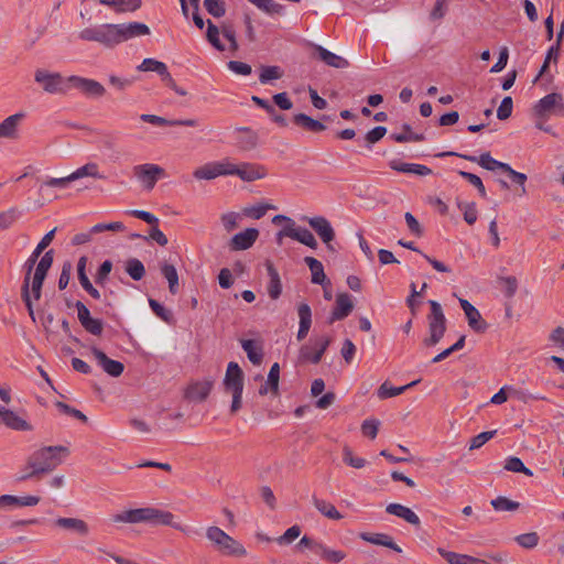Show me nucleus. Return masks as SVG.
<instances>
[{"label":"nucleus","instance_id":"1","mask_svg":"<svg viewBox=\"0 0 564 564\" xmlns=\"http://www.w3.org/2000/svg\"><path fill=\"white\" fill-rule=\"evenodd\" d=\"M68 455L69 449L66 446H42L26 457L17 479L19 481L40 479L43 475L55 470L62 464L63 457Z\"/></svg>","mask_w":564,"mask_h":564},{"label":"nucleus","instance_id":"2","mask_svg":"<svg viewBox=\"0 0 564 564\" xmlns=\"http://www.w3.org/2000/svg\"><path fill=\"white\" fill-rule=\"evenodd\" d=\"M206 538L221 555L236 557L247 555V551L240 542L216 525L206 529Z\"/></svg>","mask_w":564,"mask_h":564},{"label":"nucleus","instance_id":"3","mask_svg":"<svg viewBox=\"0 0 564 564\" xmlns=\"http://www.w3.org/2000/svg\"><path fill=\"white\" fill-rule=\"evenodd\" d=\"M223 384L225 391L232 395L230 413L236 414L241 409L243 392V371L237 362L228 364Z\"/></svg>","mask_w":564,"mask_h":564},{"label":"nucleus","instance_id":"4","mask_svg":"<svg viewBox=\"0 0 564 564\" xmlns=\"http://www.w3.org/2000/svg\"><path fill=\"white\" fill-rule=\"evenodd\" d=\"M79 39L87 42H96L106 48L119 45L117 24L105 23L82 30Z\"/></svg>","mask_w":564,"mask_h":564},{"label":"nucleus","instance_id":"5","mask_svg":"<svg viewBox=\"0 0 564 564\" xmlns=\"http://www.w3.org/2000/svg\"><path fill=\"white\" fill-rule=\"evenodd\" d=\"M431 313L427 315L430 336L425 337L422 344L425 347L437 345L446 332V317L441 304L434 300L429 301Z\"/></svg>","mask_w":564,"mask_h":564},{"label":"nucleus","instance_id":"6","mask_svg":"<svg viewBox=\"0 0 564 564\" xmlns=\"http://www.w3.org/2000/svg\"><path fill=\"white\" fill-rule=\"evenodd\" d=\"M132 172L145 191H152L158 181L166 176L165 170L153 163L135 165Z\"/></svg>","mask_w":564,"mask_h":564},{"label":"nucleus","instance_id":"7","mask_svg":"<svg viewBox=\"0 0 564 564\" xmlns=\"http://www.w3.org/2000/svg\"><path fill=\"white\" fill-rule=\"evenodd\" d=\"M302 220L307 223L310 227L317 234L321 240L325 243L329 252H336L333 241L335 239V230L327 218L324 216H303Z\"/></svg>","mask_w":564,"mask_h":564},{"label":"nucleus","instance_id":"8","mask_svg":"<svg viewBox=\"0 0 564 564\" xmlns=\"http://www.w3.org/2000/svg\"><path fill=\"white\" fill-rule=\"evenodd\" d=\"M53 259L54 250L51 249L42 256L39 263L36 264L32 281H30L31 292L35 301L41 299L42 286L47 275V272L53 264Z\"/></svg>","mask_w":564,"mask_h":564},{"label":"nucleus","instance_id":"9","mask_svg":"<svg viewBox=\"0 0 564 564\" xmlns=\"http://www.w3.org/2000/svg\"><path fill=\"white\" fill-rule=\"evenodd\" d=\"M228 175H236L243 182H253L267 176V169L257 163L243 162L234 164L228 160Z\"/></svg>","mask_w":564,"mask_h":564},{"label":"nucleus","instance_id":"10","mask_svg":"<svg viewBox=\"0 0 564 564\" xmlns=\"http://www.w3.org/2000/svg\"><path fill=\"white\" fill-rule=\"evenodd\" d=\"M329 345L330 338L327 336L316 338L314 341V347L311 345H303L299 351L300 362H312L314 365L318 364Z\"/></svg>","mask_w":564,"mask_h":564},{"label":"nucleus","instance_id":"11","mask_svg":"<svg viewBox=\"0 0 564 564\" xmlns=\"http://www.w3.org/2000/svg\"><path fill=\"white\" fill-rule=\"evenodd\" d=\"M557 109H564L563 97L558 93H551L534 105L533 115L538 118H547Z\"/></svg>","mask_w":564,"mask_h":564},{"label":"nucleus","instance_id":"12","mask_svg":"<svg viewBox=\"0 0 564 564\" xmlns=\"http://www.w3.org/2000/svg\"><path fill=\"white\" fill-rule=\"evenodd\" d=\"M228 159L218 162L207 163L197 167L193 175L196 180L210 181L218 176H228Z\"/></svg>","mask_w":564,"mask_h":564},{"label":"nucleus","instance_id":"13","mask_svg":"<svg viewBox=\"0 0 564 564\" xmlns=\"http://www.w3.org/2000/svg\"><path fill=\"white\" fill-rule=\"evenodd\" d=\"M459 304L466 315L469 327L476 333H485L488 329L489 325L481 317L479 311L465 299H459Z\"/></svg>","mask_w":564,"mask_h":564},{"label":"nucleus","instance_id":"14","mask_svg":"<svg viewBox=\"0 0 564 564\" xmlns=\"http://www.w3.org/2000/svg\"><path fill=\"white\" fill-rule=\"evenodd\" d=\"M280 236H286L311 249H316L318 247V242L314 235L304 227H296L295 225L285 226L282 230H280Z\"/></svg>","mask_w":564,"mask_h":564},{"label":"nucleus","instance_id":"15","mask_svg":"<svg viewBox=\"0 0 564 564\" xmlns=\"http://www.w3.org/2000/svg\"><path fill=\"white\" fill-rule=\"evenodd\" d=\"M67 80L83 94L90 97H101L106 93L105 87L94 79L79 76H70Z\"/></svg>","mask_w":564,"mask_h":564},{"label":"nucleus","instance_id":"16","mask_svg":"<svg viewBox=\"0 0 564 564\" xmlns=\"http://www.w3.org/2000/svg\"><path fill=\"white\" fill-rule=\"evenodd\" d=\"M443 155H451V156L456 155V156H459V158L470 161V162H477L481 167H484L488 171H495V170L503 171L505 167L507 166V163L497 161L496 159H494L490 155L489 152L482 153L479 158L474 156V155L459 154L456 152H446V153L438 154V156H443Z\"/></svg>","mask_w":564,"mask_h":564},{"label":"nucleus","instance_id":"17","mask_svg":"<svg viewBox=\"0 0 564 564\" xmlns=\"http://www.w3.org/2000/svg\"><path fill=\"white\" fill-rule=\"evenodd\" d=\"M119 44L138 36L150 34V28L141 22L117 24Z\"/></svg>","mask_w":564,"mask_h":564},{"label":"nucleus","instance_id":"18","mask_svg":"<svg viewBox=\"0 0 564 564\" xmlns=\"http://www.w3.org/2000/svg\"><path fill=\"white\" fill-rule=\"evenodd\" d=\"M148 519H149V523L169 525V527H172L175 530H178L183 533H189V529L187 527H183L180 523H175L173 521L174 514L170 511L149 507V518Z\"/></svg>","mask_w":564,"mask_h":564},{"label":"nucleus","instance_id":"19","mask_svg":"<svg viewBox=\"0 0 564 564\" xmlns=\"http://www.w3.org/2000/svg\"><path fill=\"white\" fill-rule=\"evenodd\" d=\"M91 354L106 373L111 377H119L122 375L124 370L122 362L110 359L102 350L97 347H91Z\"/></svg>","mask_w":564,"mask_h":564},{"label":"nucleus","instance_id":"20","mask_svg":"<svg viewBox=\"0 0 564 564\" xmlns=\"http://www.w3.org/2000/svg\"><path fill=\"white\" fill-rule=\"evenodd\" d=\"M35 82L42 84L43 89L47 93L54 94L63 90V77L58 73H48L39 69L35 72Z\"/></svg>","mask_w":564,"mask_h":564},{"label":"nucleus","instance_id":"21","mask_svg":"<svg viewBox=\"0 0 564 564\" xmlns=\"http://www.w3.org/2000/svg\"><path fill=\"white\" fill-rule=\"evenodd\" d=\"M213 387L214 380L212 379L193 382L187 387L185 398L191 401L203 402L209 395Z\"/></svg>","mask_w":564,"mask_h":564},{"label":"nucleus","instance_id":"22","mask_svg":"<svg viewBox=\"0 0 564 564\" xmlns=\"http://www.w3.org/2000/svg\"><path fill=\"white\" fill-rule=\"evenodd\" d=\"M354 303L350 299V295L347 293H339L336 296L335 307L332 312L329 323H334L335 321H341L346 318L352 311Z\"/></svg>","mask_w":564,"mask_h":564},{"label":"nucleus","instance_id":"23","mask_svg":"<svg viewBox=\"0 0 564 564\" xmlns=\"http://www.w3.org/2000/svg\"><path fill=\"white\" fill-rule=\"evenodd\" d=\"M259 236V231L256 228H248L245 231L236 234L230 240L231 250H246L249 249Z\"/></svg>","mask_w":564,"mask_h":564},{"label":"nucleus","instance_id":"24","mask_svg":"<svg viewBox=\"0 0 564 564\" xmlns=\"http://www.w3.org/2000/svg\"><path fill=\"white\" fill-rule=\"evenodd\" d=\"M23 112H17L7 117L0 122V138L4 139H17L19 137L18 128L21 121L24 119Z\"/></svg>","mask_w":564,"mask_h":564},{"label":"nucleus","instance_id":"25","mask_svg":"<svg viewBox=\"0 0 564 564\" xmlns=\"http://www.w3.org/2000/svg\"><path fill=\"white\" fill-rule=\"evenodd\" d=\"M149 507L129 509L113 516V522L124 523H149Z\"/></svg>","mask_w":564,"mask_h":564},{"label":"nucleus","instance_id":"26","mask_svg":"<svg viewBox=\"0 0 564 564\" xmlns=\"http://www.w3.org/2000/svg\"><path fill=\"white\" fill-rule=\"evenodd\" d=\"M314 55L324 62L326 65L335 67V68H346L349 66V63L346 58L332 53L321 45L314 46Z\"/></svg>","mask_w":564,"mask_h":564},{"label":"nucleus","instance_id":"27","mask_svg":"<svg viewBox=\"0 0 564 564\" xmlns=\"http://www.w3.org/2000/svg\"><path fill=\"white\" fill-rule=\"evenodd\" d=\"M386 511L389 514L403 519L405 522L419 528L421 525L420 518L410 508L400 503H390L387 506Z\"/></svg>","mask_w":564,"mask_h":564},{"label":"nucleus","instance_id":"28","mask_svg":"<svg viewBox=\"0 0 564 564\" xmlns=\"http://www.w3.org/2000/svg\"><path fill=\"white\" fill-rule=\"evenodd\" d=\"M297 315L300 318V323H299L300 326H299L296 339L299 341H302L303 339L306 338V336L310 332L311 325H312V311H311L310 305L306 303L299 304Z\"/></svg>","mask_w":564,"mask_h":564},{"label":"nucleus","instance_id":"29","mask_svg":"<svg viewBox=\"0 0 564 564\" xmlns=\"http://www.w3.org/2000/svg\"><path fill=\"white\" fill-rule=\"evenodd\" d=\"M87 257L83 256L79 258L77 263V275L83 289L95 300L101 297L100 292L91 284L90 278L86 274Z\"/></svg>","mask_w":564,"mask_h":564},{"label":"nucleus","instance_id":"30","mask_svg":"<svg viewBox=\"0 0 564 564\" xmlns=\"http://www.w3.org/2000/svg\"><path fill=\"white\" fill-rule=\"evenodd\" d=\"M140 119L144 122L154 124V126H185V127H196L197 120L196 119H184V120H169L163 117L156 116V115H148L143 113L140 116Z\"/></svg>","mask_w":564,"mask_h":564},{"label":"nucleus","instance_id":"31","mask_svg":"<svg viewBox=\"0 0 564 564\" xmlns=\"http://www.w3.org/2000/svg\"><path fill=\"white\" fill-rule=\"evenodd\" d=\"M437 553L449 564H490L485 560L477 558L466 554L446 551L443 547L437 549Z\"/></svg>","mask_w":564,"mask_h":564},{"label":"nucleus","instance_id":"32","mask_svg":"<svg viewBox=\"0 0 564 564\" xmlns=\"http://www.w3.org/2000/svg\"><path fill=\"white\" fill-rule=\"evenodd\" d=\"M304 262L307 264V267L311 270L312 283L319 284L323 288H325V285L330 284L329 280L327 279V276L324 272V267L319 260H317L313 257H305Z\"/></svg>","mask_w":564,"mask_h":564},{"label":"nucleus","instance_id":"33","mask_svg":"<svg viewBox=\"0 0 564 564\" xmlns=\"http://www.w3.org/2000/svg\"><path fill=\"white\" fill-rule=\"evenodd\" d=\"M54 524L61 529L74 531L82 536H86L89 532L88 524L77 518H57Z\"/></svg>","mask_w":564,"mask_h":564},{"label":"nucleus","instance_id":"34","mask_svg":"<svg viewBox=\"0 0 564 564\" xmlns=\"http://www.w3.org/2000/svg\"><path fill=\"white\" fill-rule=\"evenodd\" d=\"M265 268L270 276L268 294L272 300H278L282 293V283L279 272L270 260L265 261Z\"/></svg>","mask_w":564,"mask_h":564},{"label":"nucleus","instance_id":"35","mask_svg":"<svg viewBox=\"0 0 564 564\" xmlns=\"http://www.w3.org/2000/svg\"><path fill=\"white\" fill-rule=\"evenodd\" d=\"M360 538L371 544L386 546L398 553L402 552V549L386 533H361Z\"/></svg>","mask_w":564,"mask_h":564},{"label":"nucleus","instance_id":"36","mask_svg":"<svg viewBox=\"0 0 564 564\" xmlns=\"http://www.w3.org/2000/svg\"><path fill=\"white\" fill-rule=\"evenodd\" d=\"M2 424L14 431H32V425L11 410L6 409Z\"/></svg>","mask_w":564,"mask_h":564},{"label":"nucleus","instance_id":"37","mask_svg":"<svg viewBox=\"0 0 564 564\" xmlns=\"http://www.w3.org/2000/svg\"><path fill=\"white\" fill-rule=\"evenodd\" d=\"M316 555L330 564H339L347 556L346 552L341 550H333L323 543L316 546Z\"/></svg>","mask_w":564,"mask_h":564},{"label":"nucleus","instance_id":"38","mask_svg":"<svg viewBox=\"0 0 564 564\" xmlns=\"http://www.w3.org/2000/svg\"><path fill=\"white\" fill-rule=\"evenodd\" d=\"M312 503L313 506L327 519L330 520H340L343 519V514L336 509V507L321 498H317L316 496L312 497Z\"/></svg>","mask_w":564,"mask_h":564},{"label":"nucleus","instance_id":"39","mask_svg":"<svg viewBox=\"0 0 564 564\" xmlns=\"http://www.w3.org/2000/svg\"><path fill=\"white\" fill-rule=\"evenodd\" d=\"M390 167L398 172L412 173V174H416L420 176H426L432 173V170L425 165L412 164V163H399L397 161H391Z\"/></svg>","mask_w":564,"mask_h":564},{"label":"nucleus","instance_id":"40","mask_svg":"<svg viewBox=\"0 0 564 564\" xmlns=\"http://www.w3.org/2000/svg\"><path fill=\"white\" fill-rule=\"evenodd\" d=\"M293 122L296 126L302 127L303 129L312 132H322L326 129V126L323 124L321 121L313 119L305 113L294 115Z\"/></svg>","mask_w":564,"mask_h":564},{"label":"nucleus","instance_id":"41","mask_svg":"<svg viewBox=\"0 0 564 564\" xmlns=\"http://www.w3.org/2000/svg\"><path fill=\"white\" fill-rule=\"evenodd\" d=\"M241 347L247 354L248 359L256 366H259L263 360L262 347H258L252 339H242Z\"/></svg>","mask_w":564,"mask_h":564},{"label":"nucleus","instance_id":"42","mask_svg":"<svg viewBox=\"0 0 564 564\" xmlns=\"http://www.w3.org/2000/svg\"><path fill=\"white\" fill-rule=\"evenodd\" d=\"M251 100L259 107H261L262 109H264L270 116H271V119L276 123L279 124L280 127H286L288 126V121L285 119V117L281 113H278L275 108L269 104L268 100L265 99H262L258 96H252L251 97Z\"/></svg>","mask_w":564,"mask_h":564},{"label":"nucleus","instance_id":"43","mask_svg":"<svg viewBox=\"0 0 564 564\" xmlns=\"http://www.w3.org/2000/svg\"><path fill=\"white\" fill-rule=\"evenodd\" d=\"M419 382H420V379L414 380V381H412V382H410V383H408L405 386L397 387V388L389 387L388 382H384L378 389V397L380 399H387V398L397 397V395L403 393L406 389L416 386Z\"/></svg>","mask_w":564,"mask_h":564},{"label":"nucleus","instance_id":"44","mask_svg":"<svg viewBox=\"0 0 564 564\" xmlns=\"http://www.w3.org/2000/svg\"><path fill=\"white\" fill-rule=\"evenodd\" d=\"M124 270L134 281H140L145 275V268L137 258L128 259L126 261Z\"/></svg>","mask_w":564,"mask_h":564},{"label":"nucleus","instance_id":"45","mask_svg":"<svg viewBox=\"0 0 564 564\" xmlns=\"http://www.w3.org/2000/svg\"><path fill=\"white\" fill-rule=\"evenodd\" d=\"M161 272L169 282V290L172 294L178 292V274L173 264L164 263L161 267Z\"/></svg>","mask_w":564,"mask_h":564},{"label":"nucleus","instance_id":"46","mask_svg":"<svg viewBox=\"0 0 564 564\" xmlns=\"http://www.w3.org/2000/svg\"><path fill=\"white\" fill-rule=\"evenodd\" d=\"M498 283L501 285L507 299H512L516 295L519 286L518 279L516 276H499Z\"/></svg>","mask_w":564,"mask_h":564},{"label":"nucleus","instance_id":"47","mask_svg":"<svg viewBox=\"0 0 564 564\" xmlns=\"http://www.w3.org/2000/svg\"><path fill=\"white\" fill-rule=\"evenodd\" d=\"M74 181L85 177L91 176L95 178H104V175L99 173L98 165L96 163H87L84 166L79 167L75 172L72 173Z\"/></svg>","mask_w":564,"mask_h":564},{"label":"nucleus","instance_id":"48","mask_svg":"<svg viewBox=\"0 0 564 564\" xmlns=\"http://www.w3.org/2000/svg\"><path fill=\"white\" fill-rule=\"evenodd\" d=\"M492 508L497 511H516L519 509L520 503L508 499L507 497L499 496L490 501Z\"/></svg>","mask_w":564,"mask_h":564},{"label":"nucleus","instance_id":"49","mask_svg":"<svg viewBox=\"0 0 564 564\" xmlns=\"http://www.w3.org/2000/svg\"><path fill=\"white\" fill-rule=\"evenodd\" d=\"M283 76V70L279 66H261L259 80L261 84H268L271 80L280 79Z\"/></svg>","mask_w":564,"mask_h":564},{"label":"nucleus","instance_id":"50","mask_svg":"<svg viewBox=\"0 0 564 564\" xmlns=\"http://www.w3.org/2000/svg\"><path fill=\"white\" fill-rule=\"evenodd\" d=\"M140 72H155L159 75L165 74L167 66L154 58H144L143 62L137 67Z\"/></svg>","mask_w":564,"mask_h":564},{"label":"nucleus","instance_id":"51","mask_svg":"<svg viewBox=\"0 0 564 564\" xmlns=\"http://www.w3.org/2000/svg\"><path fill=\"white\" fill-rule=\"evenodd\" d=\"M402 129L408 131L409 134H391V138L395 141V142H399V143H404V142H420V141H423L425 140V137L424 134L422 133H414L411 129V126L408 124V123H404L402 126Z\"/></svg>","mask_w":564,"mask_h":564},{"label":"nucleus","instance_id":"52","mask_svg":"<svg viewBox=\"0 0 564 564\" xmlns=\"http://www.w3.org/2000/svg\"><path fill=\"white\" fill-rule=\"evenodd\" d=\"M219 32L217 25H215L210 20L207 21V41L218 51L223 52L225 50L224 44L219 40Z\"/></svg>","mask_w":564,"mask_h":564},{"label":"nucleus","instance_id":"53","mask_svg":"<svg viewBox=\"0 0 564 564\" xmlns=\"http://www.w3.org/2000/svg\"><path fill=\"white\" fill-rule=\"evenodd\" d=\"M72 182H74V178L72 176V173L67 176L63 177H51L46 181H44L40 186V193H43V191L46 187H58V188H66Z\"/></svg>","mask_w":564,"mask_h":564},{"label":"nucleus","instance_id":"54","mask_svg":"<svg viewBox=\"0 0 564 564\" xmlns=\"http://www.w3.org/2000/svg\"><path fill=\"white\" fill-rule=\"evenodd\" d=\"M204 7L214 18H221L226 13V4L224 0H204Z\"/></svg>","mask_w":564,"mask_h":564},{"label":"nucleus","instance_id":"55","mask_svg":"<svg viewBox=\"0 0 564 564\" xmlns=\"http://www.w3.org/2000/svg\"><path fill=\"white\" fill-rule=\"evenodd\" d=\"M505 469L513 473H522L527 476H532L533 473L530 468L525 467L519 457L511 456L506 460Z\"/></svg>","mask_w":564,"mask_h":564},{"label":"nucleus","instance_id":"56","mask_svg":"<svg viewBox=\"0 0 564 564\" xmlns=\"http://www.w3.org/2000/svg\"><path fill=\"white\" fill-rule=\"evenodd\" d=\"M457 207L464 214V220L468 225H474L477 220V209L475 203L458 202Z\"/></svg>","mask_w":564,"mask_h":564},{"label":"nucleus","instance_id":"57","mask_svg":"<svg viewBox=\"0 0 564 564\" xmlns=\"http://www.w3.org/2000/svg\"><path fill=\"white\" fill-rule=\"evenodd\" d=\"M343 460L347 465H349L354 468H357V469L365 467L366 463H367L366 459H364L361 457H356L354 455L352 449L348 445H345L343 447Z\"/></svg>","mask_w":564,"mask_h":564},{"label":"nucleus","instance_id":"58","mask_svg":"<svg viewBox=\"0 0 564 564\" xmlns=\"http://www.w3.org/2000/svg\"><path fill=\"white\" fill-rule=\"evenodd\" d=\"M19 216L20 210L15 207L0 213V230L10 228L17 221Z\"/></svg>","mask_w":564,"mask_h":564},{"label":"nucleus","instance_id":"59","mask_svg":"<svg viewBox=\"0 0 564 564\" xmlns=\"http://www.w3.org/2000/svg\"><path fill=\"white\" fill-rule=\"evenodd\" d=\"M279 381H280V365L274 362L268 375V383H270V390L272 395L276 397L279 394Z\"/></svg>","mask_w":564,"mask_h":564},{"label":"nucleus","instance_id":"60","mask_svg":"<svg viewBox=\"0 0 564 564\" xmlns=\"http://www.w3.org/2000/svg\"><path fill=\"white\" fill-rule=\"evenodd\" d=\"M271 208H274V207L270 204L262 203V204H258V205L245 208L243 213L246 216L251 217L252 219H260Z\"/></svg>","mask_w":564,"mask_h":564},{"label":"nucleus","instance_id":"61","mask_svg":"<svg viewBox=\"0 0 564 564\" xmlns=\"http://www.w3.org/2000/svg\"><path fill=\"white\" fill-rule=\"evenodd\" d=\"M458 174L467 182H469L473 186H475L481 197L485 198L487 196L484 183L478 175L465 171H459Z\"/></svg>","mask_w":564,"mask_h":564},{"label":"nucleus","instance_id":"62","mask_svg":"<svg viewBox=\"0 0 564 564\" xmlns=\"http://www.w3.org/2000/svg\"><path fill=\"white\" fill-rule=\"evenodd\" d=\"M379 426H380L379 420L368 419L362 422L361 432L365 436H368L369 438L375 440L377 437Z\"/></svg>","mask_w":564,"mask_h":564},{"label":"nucleus","instance_id":"63","mask_svg":"<svg viewBox=\"0 0 564 564\" xmlns=\"http://www.w3.org/2000/svg\"><path fill=\"white\" fill-rule=\"evenodd\" d=\"M517 543L524 549H533L539 543V535L536 532L523 533L516 536Z\"/></svg>","mask_w":564,"mask_h":564},{"label":"nucleus","instance_id":"64","mask_svg":"<svg viewBox=\"0 0 564 564\" xmlns=\"http://www.w3.org/2000/svg\"><path fill=\"white\" fill-rule=\"evenodd\" d=\"M83 328L94 335V336H100L104 330V323L99 318L89 317L85 323L82 324Z\"/></svg>","mask_w":564,"mask_h":564}]
</instances>
